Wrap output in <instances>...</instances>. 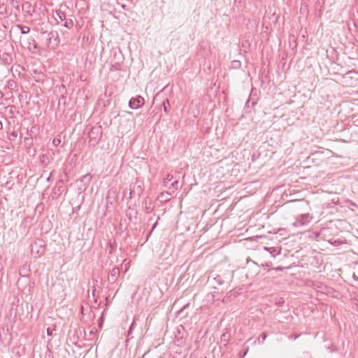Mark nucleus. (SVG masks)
<instances>
[{
	"mask_svg": "<svg viewBox=\"0 0 358 358\" xmlns=\"http://www.w3.org/2000/svg\"><path fill=\"white\" fill-rule=\"evenodd\" d=\"M204 358H207V357H204Z\"/></svg>",
	"mask_w": 358,
	"mask_h": 358,
	"instance_id": "6e6d98bb",
	"label": "nucleus"
},
{
	"mask_svg": "<svg viewBox=\"0 0 358 358\" xmlns=\"http://www.w3.org/2000/svg\"><path fill=\"white\" fill-rule=\"evenodd\" d=\"M144 104V99L138 96L135 98H131L129 101V106L131 109H138Z\"/></svg>",
	"mask_w": 358,
	"mask_h": 358,
	"instance_id": "6e6552de",
	"label": "nucleus"
},
{
	"mask_svg": "<svg viewBox=\"0 0 358 358\" xmlns=\"http://www.w3.org/2000/svg\"><path fill=\"white\" fill-rule=\"evenodd\" d=\"M102 127L101 125L96 124L92 127L88 133L89 143L90 145L94 147L98 144L102 137Z\"/></svg>",
	"mask_w": 358,
	"mask_h": 358,
	"instance_id": "7ed1b4c3",
	"label": "nucleus"
},
{
	"mask_svg": "<svg viewBox=\"0 0 358 358\" xmlns=\"http://www.w3.org/2000/svg\"><path fill=\"white\" fill-rule=\"evenodd\" d=\"M0 60L5 65H9L13 62V59L10 53L0 51Z\"/></svg>",
	"mask_w": 358,
	"mask_h": 358,
	"instance_id": "1a4fd4ad",
	"label": "nucleus"
},
{
	"mask_svg": "<svg viewBox=\"0 0 358 358\" xmlns=\"http://www.w3.org/2000/svg\"><path fill=\"white\" fill-rule=\"evenodd\" d=\"M143 204H144L143 209H144L145 213H150L153 210L154 206L152 205V202L150 199H148V198L145 199V200L143 201Z\"/></svg>",
	"mask_w": 358,
	"mask_h": 358,
	"instance_id": "ddd939ff",
	"label": "nucleus"
},
{
	"mask_svg": "<svg viewBox=\"0 0 358 358\" xmlns=\"http://www.w3.org/2000/svg\"><path fill=\"white\" fill-rule=\"evenodd\" d=\"M10 107L12 108H15V106L14 105H12V106H10Z\"/></svg>",
	"mask_w": 358,
	"mask_h": 358,
	"instance_id": "3c124183",
	"label": "nucleus"
},
{
	"mask_svg": "<svg viewBox=\"0 0 358 358\" xmlns=\"http://www.w3.org/2000/svg\"><path fill=\"white\" fill-rule=\"evenodd\" d=\"M8 14L7 6L3 3L0 2V15H4Z\"/></svg>",
	"mask_w": 358,
	"mask_h": 358,
	"instance_id": "5701e85b",
	"label": "nucleus"
},
{
	"mask_svg": "<svg viewBox=\"0 0 358 358\" xmlns=\"http://www.w3.org/2000/svg\"><path fill=\"white\" fill-rule=\"evenodd\" d=\"M92 176L90 173L83 176L80 179L76 180V183L79 189L85 190L92 181Z\"/></svg>",
	"mask_w": 358,
	"mask_h": 358,
	"instance_id": "423d86ee",
	"label": "nucleus"
},
{
	"mask_svg": "<svg viewBox=\"0 0 358 358\" xmlns=\"http://www.w3.org/2000/svg\"><path fill=\"white\" fill-rule=\"evenodd\" d=\"M3 129V124L2 122L0 120V131Z\"/></svg>",
	"mask_w": 358,
	"mask_h": 358,
	"instance_id": "37998d69",
	"label": "nucleus"
},
{
	"mask_svg": "<svg viewBox=\"0 0 358 358\" xmlns=\"http://www.w3.org/2000/svg\"><path fill=\"white\" fill-rule=\"evenodd\" d=\"M81 313L83 314V307L81 308Z\"/></svg>",
	"mask_w": 358,
	"mask_h": 358,
	"instance_id": "8fccbe9b",
	"label": "nucleus"
},
{
	"mask_svg": "<svg viewBox=\"0 0 358 358\" xmlns=\"http://www.w3.org/2000/svg\"><path fill=\"white\" fill-rule=\"evenodd\" d=\"M250 262H253V264H255V262H253V260H252V259H250Z\"/></svg>",
	"mask_w": 358,
	"mask_h": 358,
	"instance_id": "603ef678",
	"label": "nucleus"
},
{
	"mask_svg": "<svg viewBox=\"0 0 358 358\" xmlns=\"http://www.w3.org/2000/svg\"><path fill=\"white\" fill-rule=\"evenodd\" d=\"M250 262H253V264H255V262H253V260H252V259H250Z\"/></svg>",
	"mask_w": 358,
	"mask_h": 358,
	"instance_id": "864d4df0",
	"label": "nucleus"
},
{
	"mask_svg": "<svg viewBox=\"0 0 358 358\" xmlns=\"http://www.w3.org/2000/svg\"><path fill=\"white\" fill-rule=\"evenodd\" d=\"M61 143V139L59 138H55L52 140V144L55 146H58Z\"/></svg>",
	"mask_w": 358,
	"mask_h": 358,
	"instance_id": "c756f323",
	"label": "nucleus"
},
{
	"mask_svg": "<svg viewBox=\"0 0 358 358\" xmlns=\"http://www.w3.org/2000/svg\"><path fill=\"white\" fill-rule=\"evenodd\" d=\"M90 334H94V331H93V330H91V331H90Z\"/></svg>",
	"mask_w": 358,
	"mask_h": 358,
	"instance_id": "09e8293b",
	"label": "nucleus"
},
{
	"mask_svg": "<svg viewBox=\"0 0 358 358\" xmlns=\"http://www.w3.org/2000/svg\"><path fill=\"white\" fill-rule=\"evenodd\" d=\"M230 337H231V334L228 331H226L224 333H223L222 335H221V338H220V343L224 346L226 347L229 343V341L230 339Z\"/></svg>",
	"mask_w": 358,
	"mask_h": 358,
	"instance_id": "dca6fc26",
	"label": "nucleus"
},
{
	"mask_svg": "<svg viewBox=\"0 0 358 358\" xmlns=\"http://www.w3.org/2000/svg\"><path fill=\"white\" fill-rule=\"evenodd\" d=\"M27 45L28 50L32 54H37L40 51V48L33 37H29L27 39Z\"/></svg>",
	"mask_w": 358,
	"mask_h": 358,
	"instance_id": "0eeeda50",
	"label": "nucleus"
},
{
	"mask_svg": "<svg viewBox=\"0 0 358 358\" xmlns=\"http://www.w3.org/2000/svg\"><path fill=\"white\" fill-rule=\"evenodd\" d=\"M55 34L52 31L47 34V37H46V45L47 46H50V45L51 42H52V39L53 38H55Z\"/></svg>",
	"mask_w": 358,
	"mask_h": 358,
	"instance_id": "412c9836",
	"label": "nucleus"
},
{
	"mask_svg": "<svg viewBox=\"0 0 358 358\" xmlns=\"http://www.w3.org/2000/svg\"><path fill=\"white\" fill-rule=\"evenodd\" d=\"M214 280L219 285H222L224 282V280L222 279V276H220V275H217L216 277H215Z\"/></svg>",
	"mask_w": 358,
	"mask_h": 358,
	"instance_id": "a878e982",
	"label": "nucleus"
},
{
	"mask_svg": "<svg viewBox=\"0 0 358 358\" xmlns=\"http://www.w3.org/2000/svg\"><path fill=\"white\" fill-rule=\"evenodd\" d=\"M120 273V271L119 267H114L110 272L108 276V280L111 283H115L117 281V278L119 277Z\"/></svg>",
	"mask_w": 358,
	"mask_h": 358,
	"instance_id": "9b49d317",
	"label": "nucleus"
},
{
	"mask_svg": "<svg viewBox=\"0 0 358 358\" xmlns=\"http://www.w3.org/2000/svg\"><path fill=\"white\" fill-rule=\"evenodd\" d=\"M90 314H92V317H95V315L94 313L91 310H90Z\"/></svg>",
	"mask_w": 358,
	"mask_h": 358,
	"instance_id": "a18cd8bd",
	"label": "nucleus"
},
{
	"mask_svg": "<svg viewBox=\"0 0 358 358\" xmlns=\"http://www.w3.org/2000/svg\"><path fill=\"white\" fill-rule=\"evenodd\" d=\"M175 338H176L175 342L177 343L178 346H180V347L183 346V345L185 343V340H184L182 336H179L176 335Z\"/></svg>",
	"mask_w": 358,
	"mask_h": 358,
	"instance_id": "4be33fe9",
	"label": "nucleus"
},
{
	"mask_svg": "<svg viewBox=\"0 0 358 358\" xmlns=\"http://www.w3.org/2000/svg\"><path fill=\"white\" fill-rule=\"evenodd\" d=\"M250 262H253V264H255V262H253V260H252V259H250Z\"/></svg>",
	"mask_w": 358,
	"mask_h": 358,
	"instance_id": "5fc2aeb1",
	"label": "nucleus"
},
{
	"mask_svg": "<svg viewBox=\"0 0 358 358\" xmlns=\"http://www.w3.org/2000/svg\"><path fill=\"white\" fill-rule=\"evenodd\" d=\"M159 220V217L158 216L157 218L156 222L153 224L151 230L148 233L146 236V241H148V238L150 236L151 234L152 233L153 230L155 229V227L157 225L158 220Z\"/></svg>",
	"mask_w": 358,
	"mask_h": 358,
	"instance_id": "b1692460",
	"label": "nucleus"
},
{
	"mask_svg": "<svg viewBox=\"0 0 358 358\" xmlns=\"http://www.w3.org/2000/svg\"><path fill=\"white\" fill-rule=\"evenodd\" d=\"M248 351V349H247L244 352H243V355H240V357H241V358L244 357L246 355V354H247Z\"/></svg>",
	"mask_w": 358,
	"mask_h": 358,
	"instance_id": "ea45409f",
	"label": "nucleus"
},
{
	"mask_svg": "<svg viewBox=\"0 0 358 358\" xmlns=\"http://www.w3.org/2000/svg\"><path fill=\"white\" fill-rule=\"evenodd\" d=\"M102 324H103V316H101L100 317V320H99V328L102 327Z\"/></svg>",
	"mask_w": 358,
	"mask_h": 358,
	"instance_id": "4c0bfd02",
	"label": "nucleus"
},
{
	"mask_svg": "<svg viewBox=\"0 0 358 358\" xmlns=\"http://www.w3.org/2000/svg\"><path fill=\"white\" fill-rule=\"evenodd\" d=\"M45 245L44 241L41 239H38L35 241L31 245V253L35 257H39L41 255H44L45 252Z\"/></svg>",
	"mask_w": 358,
	"mask_h": 358,
	"instance_id": "20e7f679",
	"label": "nucleus"
},
{
	"mask_svg": "<svg viewBox=\"0 0 358 358\" xmlns=\"http://www.w3.org/2000/svg\"><path fill=\"white\" fill-rule=\"evenodd\" d=\"M189 303H187L186 305H185V306L182 307V309H180V310H179V312H178V313H181L184 309L187 308L189 306Z\"/></svg>",
	"mask_w": 358,
	"mask_h": 358,
	"instance_id": "58836bf2",
	"label": "nucleus"
},
{
	"mask_svg": "<svg viewBox=\"0 0 358 358\" xmlns=\"http://www.w3.org/2000/svg\"><path fill=\"white\" fill-rule=\"evenodd\" d=\"M264 250H267L272 256L275 257L277 255L280 254V250H278L277 248L271 247V248H267L264 247Z\"/></svg>",
	"mask_w": 358,
	"mask_h": 358,
	"instance_id": "6ab92c4d",
	"label": "nucleus"
},
{
	"mask_svg": "<svg viewBox=\"0 0 358 358\" xmlns=\"http://www.w3.org/2000/svg\"><path fill=\"white\" fill-rule=\"evenodd\" d=\"M300 335L301 334H291L290 336H289V338L296 340L300 336Z\"/></svg>",
	"mask_w": 358,
	"mask_h": 358,
	"instance_id": "72a5a7b5",
	"label": "nucleus"
},
{
	"mask_svg": "<svg viewBox=\"0 0 358 358\" xmlns=\"http://www.w3.org/2000/svg\"><path fill=\"white\" fill-rule=\"evenodd\" d=\"M231 64L234 69H238L241 67V62L238 60L232 61Z\"/></svg>",
	"mask_w": 358,
	"mask_h": 358,
	"instance_id": "cd10ccee",
	"label": "nucleus"
},
{
	"mask_svg": "<svg viewBox=\"0 0 358 358\" xmlns=\"http://www.w3.org/2000/svg\"><path fill=\"white\" fill-rule=\"evenodd\" d=\"M35 73L36 74V76L34 77V79L36 82H39L41 77L43 76V74L41 73H36V71H35Z\"/></svg>",
	"mask_w": 358,
	"mask_h": 358,
	"instance_id": "2f4dec72",
	"label": "nucleus"
},
{
	"mask_svg": "<svg viewBox=\"0 0 358 358\" xmlns=\"http://www.w3.org/2000/svg\"><path fill=\"white\" fill-rule=\"evenodd\" d=\"M64 24H62V26L70 29L73 27V21L71 20V19H66L64 21Z\"/></svg>",
	"mask_w": 358,
	"mask_h": 358,
	"instance_id": "aec40b11",
	"label": "nucleus"
},
{
	"mask_svg": "<svg viewBox=\"0 0 358 358\" xmlns=\"http://www.w3.org/2000/svg\"><path fill=\"white\" fill-rule=\"evenodd\" d=\"M59 91L61 92H62V94L61 95V96L59 99L58 104L60 105L61 103H62L64 106H66V97L64 95V94L66 92V86L64 85H62L59 88Z\"/></svg>",
	"mask_w": 358,
	"mask_h": 358,
	"instance_id": "4468645a",
	"label": "nucleus"
},
{
	"mask_svg": "<svg viewBox=\"0 0 358 358\" xmlns=\"http://www.w3.org/2000/svg\"><path fill=\"white\" fill-rule=\"evenodd\" d=\"M3 96V93L1 92V91L0 90V100H1V99H2Z\"/></svg>",
	"mask_w": 358,
	"mask_h": 358,
	"instance_id": "c03bdc74",
	"label": "nucleus"
},
{
	"mask_svg": "<svg viewBox=\"0 0 358 358\" xmlns=\"http://www.w3.org/2000/svg\"><path fill=\"white\" fill-rule=\"evenodd\" d=\"M122 8L123 9H125V8H126V5L122 4Z\"/></svg>",
	"mask_w": 358,
	"mask_h": 358,
	"instance_id": "49530a36",
	"label": "nucleus"
},
{
	"mask_svg": "<svg viewBox=\"0 0 358 358\" xmlns=\"http://www.w3.org/2000/svg\"><path fill=\"white\" fill-rule=\"evenodd\" d=\"M15 28L20 30L22 34H27L30 31V28L23 24H16Z\"/></svg>",
	"mask_w": 358,
	"mask_h": 358,
	"instance_id": "f3484780",
	"label": "nucleus"
},
{
	"mask_svg": "<svg viewBox=\"0 0 358 358\" xmlns=\"http://www.w3.org/2000/svg\"><path fill=\"white\" fill-rule=\"evenodd\" d=\"M178 182L176 180V181H174L172 184H171V186L173 188H176L177 189L178 188Z\"/></svg>",
	"mask_w": 358,
	"mask_h": 358,
	"instance_id": "c9c22d12",
	"label": "nucleus"
},
{
	"mask_svg": "<svg viewBox=\"0 0 358 358\" xmlns=\"http://www.w3.org/2000/svg\"><path fill=\"white\" fill-rule=\"evenodd\" d=\"M134 325H135V321L134 320L133 322L131 323L130 327H129V329L128 332H127V336H129L131 335V331L133 330V328H134Z\"/></svg>",
	"mask_w": 358,
	"mask_h": 358,
	"instance_id": "473e14b6",
	"label": "nucleus"
},
{
	"mask_svg": "<svg viewBox=\"0 0 358 358\" xmlns=\"http://www.w3.org/2000/svg\"><path fill=\"white\" fill-rule=\"evenodd\" d=\"M22 10L29 16H32L35 10L29 1H25L22 4Z\"/></svg>",
	"mask_w": 358,
	"mask_h": 358,
	"instance_id": "9d476101",
	"label": "nucleus"
},
{
	"mask_svg": "<svg viewBox=\"0 0 358 358\" xmlns=\"http://www.w3.org/2000/svg\"><path fill=\"white\" fill-rule=\"evenodd\" d=\"M10 6L11 7L12 11L13 10L14 15L17 16L20 13V2L18 0H10Z\"/></svg>",
	"mask_w": 358,
	"mask_h": 358,
	"instance_id": "f8f14e48",
	"label": "nucleus"
},
{
	"mask_svg": "<svg viewBox=\"0 0 358 358\" xmlns=\"http://www.w3.org/2000/svg\"><path fill=\"white\" fill-rule=\"evenodd\" d=\"M173 179V176L171 174H167L166 177L164 179V182L167 183L171 181Z\"/></svg>",
	"mask_w": 358,
	"mask_h": 358,
	"instance_id": "7c9ffc66",
	"label": "nucleus"
},
{
	"mask_svg": "<svg viewBox=\"0 0 358 358\" xmlns=\"http://www.w3.org/2000/svg\"><path fill=\"white\" fill-rule=\"evenodd\" d=\"M47 335L48 336H51L52 335V330L50 327L47 328Z\"/></svg>",
	"mask_w": 358,
	"mask_h": 358,
	"instance_id": "f704fd0d",
	"label": "nucleus"
},
{
	"mask_svg": "<svg viewBox=\"0 0 358 358\" xmlns=\"http://www.w3.org/2000/svg\"><path fill=\"white\" fill-rule=\"evenodd\" d=\"M267 338V334L265 332L261 334L259 337L257 338V341L259 343H262Z\"/></svg>",
	"mask_w": 358,
	"mask_h": 358,
	"instance_id": "393cba45",
	"label": "nucleus"
},
{
	"mask_svg": "<svg viewBox=\"0 0 358 358\" xmlns=\"http://www.w3.org/2000/svg\"><path fill=\"white\" fill-rule=\"evenodd\" d=\"M108 60L111 64L112 69L115 71L121 69L124 58L120 48L115 47L110 50Z\"/></svg>",
	"mask_w": 358,
	"mask_h": 358,
	"instance_id": "f257e3e1",
	"label": "nucleus"
},
{
	"mask_svg": "<svg viewBox=\"0 0 358 358\" xmlns=\"http://www.w3.org/2000/svg\"><path fill=\"white\" fill-rule=\"evenodd\" d=\"M312 216L309 213L300 215L293 223V226L298 227L307 225L312 220Z\"/></svg>",
	"mask_w": 358,
	"mask_h": 358,
	"instance_id": "39448f33",
	"label": "nucleus"
},
{
	"mask_svg": "<svg viewBox=\"0 0 358 358\" xmlns=\"http://www.w3.org/2000/svg\"><path fill=\"white\" fill-rule=\"evenodd\" d=\"M65 180L68 181V176L66 173H64V176H61L60 179L57 182L52 189V199H57L64 192H67L68 189L65 186Z\"/></svg>",
	"mask_w": 358,
	"mask_h": 358,
	"instance_id": "f03ea898",
	"label": "nucleus"
},
{
	"mask_svg": "<svg viewBox=\"0 0 358 358\" xmlns=\"http://www.w3.org/2000/svg\"><path fill=\"white\" fill-rule=\"evenodd\" d=\"M95 292H96V289L94 287L93 289H92V296H93V297H94V296H95Z\"/></svg>",
	"mask_w": 358,
	"mask_h": 358,
	"instance_id": "79ce46f5",
	"label": "nucleus"
},
{
	"mask_svg": "<svg viewBox=\"0 0 358 358\" xmlns=\"http://www.w3.org/2000/svg\"><path fill=\"white\" fill-rule=\"evenodd\" d=\"M249 104H250V99H248V100L247 101L246 103H245V108H249V107H250Z\"/></svg>",
	"mask_w": 358,
	"mask_h": 358,
	"instance_id": "a19ab883",
	"label": "nucleus"
},
{
	"mask_svg": "<svg viewBox=\"0 0 358 358\" xmlns=\"http://www.w3.org/2000/svg\"><path fill=\"white\" fill-rule=\"evenodd\" d=\"M163 108H164V113H167L169 111V102L168 99H166L163 102Z\"/></svg>",
	"mask_w": 358,
	"mask_h": 358,
	"instance_id": "bb28decb",
	"label": "nucleus"
},
{
	"mask_svg": "<svg viewBox=\"0 0 358 358\" xmlns=\"http://www.w3.org/2000/svg\"><path fill=\"white\" fill-rule=\"evenodd\" d=\"M55 13H56V16L55 17V19L57 21V24L59 23V20L61 22H63L66 19V15L64 11L57 10H56Z\"/></svg>",
	"mask_w": 358,
	"mask_h": 358,
	"instance_id": "2eb2a0df",
	"label": "nucleus"
},
{
	"mask_svg": "<svg viewBox=\"0 0 358 358\" xmlns=\"http://www.w3.org/2000/svg\"><path fill=\"white\" fill-rule=\"evenodd\" d=\"M17 132L13 131L11 134H10V135L8 136V138L10 141H13L15 140V138H17Z\"/></svg>",
	"mask_w": 358,
	"mask_h": 358,
	"instance_id": "c85d7f7f",
	"label": "nucleus"
},
{
	"mask_svg": "<svg viewBox=\"0 0 358 358\" xmlns=\"http://www.w3.org/2000/svg\"><path fill=\"white\" fill-rule=\"evenodd\" d=\"M328 242L334 245H342L344 241L341 238H336L335 237H333L328 240Z\"/></svg>",
	"mask_w": 358,
	"mask_h": 358,
	"instance_id": "a211bd4d",
	"label": "nucleus"
},
{
	"mask_svg": "<svg viewBox=\"0 0 358 358\" xmlns=\"http://www.w3.org/2000/svg\"><path fill=\"white\" fill-rule=\"evenodd\" d=\"M109 245H110V247H109V249H108V252H109L110 254H112V253H113V248H113V246L111 245V243H109Z\"/></svg>",
	"mask_w": 358,
	"mask_h": 358,
	"instance_id": "e433bc0d",
	"label": "nucleus"
},
{
	"mask_svg": "<svg viewBox=\"0 0 358 358\" xmlns=\"http://www.w3.org/2000/svg\"><path fill=\"white\" fill-rule=\"evenodd\" d=\"M255 104H256V102H252V106L253 107Z\"/></svg>",
	"mask_w": 358,
	"mask_h": 358,
	"instance_id": "de8ad7c7",
	"label": "nucleus"
}]
</instances>
